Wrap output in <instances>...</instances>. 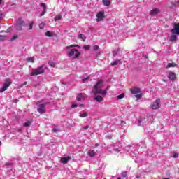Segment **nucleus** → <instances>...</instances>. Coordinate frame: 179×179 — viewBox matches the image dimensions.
<instances>
[{
	"mask_svg": "<svg viewBox=\"0 0 179 179\" xmlns=\"http://www.w3.org/2000/svg\"><path fill=\"white\" fill-rule=\"evenodd\" d=\"M101 87H103V80H99L94 86V100L98 101V103L103 101V97H105L106 94H107V90H101Z\"/></svg>",
	"mask_w": 179,
	"mask_h": 179,
	"instance_id": "1",
	"label": "nucleus"
},
{
	"mask_svg": "<svg viewBox=\"0 0 179 179\" xmlns=\"http://www.w3.org/2000/svg\"><path fill=\"white\" fill-rule=\"evenodd\" d=\"M75 47H78V45H71L66 47V55L69 57H73V59L79 58L80 52L78 49H75Z\"/></svg>",
	"mask_w": 179,
	"mask_h": 179,
	"instance_id": "2",
	"label": "nucleus"
},
{
	"mask_svg": "<svg viewBox=\"0 0 179 179\" xmlns=\"http://www.w3.org/2000/svg\"><path fill=\"white\" fill-rule=\"evenodd\" d=\"M45 69V66L44 65L40 66L37 69H32L29 75L31 76H37V75H42V73H44Z\"/></svg>",
	"mask_w": 179,
	"mask_h": 179,
	"instance_id": "3",
	"label": "nucleus"
},
{
	"mask_svg": "<svg viewBox=\"0 0 179 179\" xmlns=\"http://www.w3.org/2000/svg\"><path fill=\"white\" fill-rule=\"evenodd\" d=\"M152 118H153L152 115H150L149 117L146 115L141 116L138 120V125H140V127H143V125H146L147 124H148L149 120H152Z\"/></svg>",
	"mask_w": 179,
	"mask_h": 179,
	"instance_id": "4",
	"label": "nucleus"
},
{
	"mask_svg": "<svg viewBox=\"0 0 179 179\" xmlns=\"http://www.w3.org/2000/svg\"><path fill=\"white\" fill-rule=\"evenodd\" d=\"M108 150L113 155H121V150L117 145L112 144L107 148Z\"/></svg>",
	"mask_w": 179,
	"mask_h": 179,
	"instance_id": "5",
	"label": "nucleus"
},
{
	"mask_svg": "<svg viewBox=\"0 0 179 179\" xmlns=\"http://www.w3.org/2000/svg\"><path fill=\"white\" fill-rule=\"evenodd\" d=\"M10 85H12V80L10 78H6L3 86L0 88V93H3V92H5Z\"/></svg>",
	"mask_w": 179,
	"mask_h": 179,
	"instance_id": "6",
	"label": "nucleus"
},
{
	"mask_svg": "<svg viewBox=\"0 0 179 179\" xmlns=\"http://www.w3.org/2000/svg\"><path fill=\"white\" fill-rule=\"evenodd\" d=\"M27 26L26 24V22L22 20L21 19H18L17 21V30H19L20 31L23 30V27Z\"/></svg>",
	"mask_w": 179,
	"mask_h": 179,
	"instance_id": "7",
	"label": "nucleus"
},
{
	"mask_svg": "<svg viewBox=\"0 0 179 179\" xmlns=\"http://www.w3.org/2000/svg\"><path fill=\"white\" fill-rule=\"evenodd\" d=\"M152 110H159L160 107V99L157 98L150 105Z\"/></svg>",
	"mask_w": 179,
	"mask_h": 179,
	"instance_id": "8",
	"label": "nucleus"
},
{
	"mask_svg": "<svg viewBox=\"0 0 179 179\" xmlns=\"http://www.w3.org/2000/svg\"><path fill=\"white\" fill-rule=\"evenodd\" d=\"M37 111L39 114H44V113H45V105L40 104Z\"/></svg>",
	"mask_w": 179,
	"mask_h": 179,
	"instance_id": "9",
	"label": "nucleus"
},
{
	"mask_svg": "<svg viewBox=\"0 0 179 179\" xmlns=\"http://www.w3.org/2000/svg\"><path fill=\"white\" fill-rule=\"evenodd\" d=\"M171 33H172V34H176L177 36H179V24H175L173 29L171 30Z\"/></svg>",
	"mask_w": 179,
	"mask_h": 179,
	"instance_id": "10",
	"label": "nucleus"
},
{
	"mask_svg": "<svg viewBox=\"0 0 179 179\" xmlns=\"http://www.w3.org/2000/svg\"><path fill=\"white\" fill-rule=\"evenodd\" d=\"M41 6L42 8H43V10L39 15L40 17H41V16H44L45 15V13H47V6H45V3H41Z\"/></svg>",
	"mask_w": 179,
	"mask_h": 179,
	"instance_id": "11",
	"label": "nucleus"
},
{
	"mask_svg": "<svg viewBox=\"0 0 179 179\" xmlns=\"http://www.w3.org/2000/svg\"><path fill=\"white\" fill-rule=\"evenodd\" d=\"M130 91H131V93H132V94H138L141 93V89L137 87H134L130 89Z\"/></svg>",
	"mask_w": 179,
	"mask_h": 179,
	"instance_id": "12",
	"label": "nucleus"
},
{
	"mask_svg": "<svg viewBox=\"0 0 179 179\" xmlns=\"http://www.w3.org/2000/svg\"><path fill=\"white\" fill-rule=\"evenodd\" d=\"M159 13H160V10L159 8H154L150 11V16H155V15H159Z\"/></svg>",
	"mask_w": 179,
	"mask_h": 179,
	"instance_id": "13",
	"label": "nucleus"
},
{
	"mask_svg": "<svg viewBox=\"0 0 179 179\" xmlns=\"http://www.w3.org/2000/svg\"><path fill=\"white\" fill-rule=\"evenodd\" d=\"M71 160V157H62L61 158V162L63 163V164H68V162Z\"/></svg>",
	"mask_w": 179,
	"mask_h": 179,
	"instance_id": "14",
	"label": "nucleus"
},
{
	"mask_svg": "<svg viewBox=\"0 0 179 179\" xmlns=\"http://www.w3.org/2000/svg\"><path fill=\"white\" fill-rule=\"evenodd\" d=\"M168 78L170 80H176V73L174 72H170L168 75Z\"/></svg>",
	"mask_w": 179,
	"mask_h": 179,
	"instance_id": "15",
	"label": "nucleus"
},
{
	"mask_svg": "<svg viewBox=\"0 0 179 179\" xmlns=\"http://www.w3.org/2000/svg\"><path fill=\"white\" fill-rule=\"evenodd\" d=\"M169 41H171L172 43L177 41V36L174 34L171 35L169 38Z\"/></svg>",
	"mask_w": 179,
	"mask_h": 179,
	"instance_id": "16",
	"label": "nucleus"
},
{
	"mask_svg": "<svg viewBox=\"0 0 179 179\" xmlns=\"http://www.w3.org/2000/svg\"><path fill=\"white\" fill-rule=\"evenodd\" d=\"M87 155H88V156H90V157H94V156H96V152L93 150H88Z\"/></svg>",
	"mask_w": 179,
	"mask_h": 179,
	"instance_id": "17",
	"label": "nucleus"
},
{
	"mask_svg": "<svg viewBox=\"0 0 179 179\" xmlns=\"http://www.w3.org/2000/svg\"><path fill=\"white\" fill-rule=\"evenodd\" d=\"M96 17L98 19H99V20H101L103 19V17H104V13L103 12H99L97 15Z\"/></svg>",
	"mask_w": 179,
	"mask_h": 179,
	"instance_id": "18",
	"label": "nucleus"
},
{
	"mask_svg": "<svg viewBox=\"0 0 179 179\" xmlns=\"http://www.w3.org/2000/svg\"><path fill=\"white\" fill-rule=\"evenodd\" d=\"M103 3L105 6H110L111 1L110 0H103Z\"/></svg>",
	"mask_w": 179,
	"mask_h": 179,
	"instance_id": "19",
	"label": "nucleus"
},
{
	"mask_svg": "<svg viewBox=\"0 0 179 179\" xmlns=\"http://www.w3.org/2000/svg\"><path fill=\"white\" fill-rule=\"evenodd\" d=\"M176 66H177L176 63H169L166 68H176Z\"/></svg>",
	"mask_w": 179,
	"mask_h": 179,
	"instance_id": "20",
	"label": "nucleus"
},
{
	"mask_svg": "<svg viewBox=\"0 0 179 179\" xmlns=\"http://www.w3.org/2000/svg\"><path fill=\"white\" fill-rule=\"evenodd\" d=\"M79 117H81V118H86L87 117V113L83 112V113H79Z\"/></svg>",
	"mask_w": 179,
	"mask_h": 179,
	"instance_id": "21",
	"label": "nucleus"
},
{
	"mask_svg": "<svg viewBox=\"0 0 179 179\" xmlns=\"http://www.w3.org/2000/svg\"><path fill=\"white\" fill-rule=\"evenodd\" d=\"M78 38H79L80 40H83V41H85V40H86V36H85L84 34H80L78 36Z\"/></svg>",
	"mask_w": 179,
	"mask_h": 179,
	"instance_id": "22",
	"label": "nucleus"
},
{
	"mask_svg": "<svg viewBox=\"0 0 179 179\" xmlns=\"http://www.w3.org/2000/svg\"><path fill=\"white\" fill-rule=\"evenodd\" d=\"M120 60H116L114 62H111V65L112 66H115V65H118V64H120Z\"/></svg>",
	"mask_w": 179,
	"mask_h": 179,
	"instance_id": "23",
	"label": "nucleus"
},
{
	"mask_svg": "<svg viewBox=\"0 0 179 179\" xmlns=\"http://www.w3.org/2000/svg\"><path fill=\"white\" fill-rule=\"evenodd\" d=\"M135 97L136 98V99H138V100H141V99H142V94L140 92V93H138V94H136V95H135Z\"/></svg>",
	"mask_w": 179,
	"mask_h": 179,
	"instance_id": "24",
	"label": "nucleus"
},
{
	"mask_svg": "<svg viewBox=\"0 0 179 179\" xmlns=\"http://www.w3.org/2000/svg\"><path fill=\"white\" fill-rule=\"evenodd\" d=\"M62 18V17L61 15H56L55 17V22H58V20H61Z\"/></svg>",
	"mask_w": 179,
	"mask_h": 179,
	"instance_id": "25",
	"label": "nucleus"
},
{
	"mask_svg": "<svg viewBox=\"0 0 179 179\" xmlns=\"http://www.w3.org/2000/svg\"><path fill=\"white\" fill-rule=\"evenodd\" d=\"M124 96H125V94H120V95H118V96H117V100H121L122 99H124Z\"/></svg>",
	"mask_w": 179,
	"mask_h": 179,
	"instance_id": "26",
	"label": "nucleus"
},
{
	"mask_svg": "<svg viewBox=\"0 0 179 179\" xmlns=\"http://www.w3.org/2000/svg\"><path fill=\"white\" fill-rule=\"evenodd\" d=\"M52 131V132H59V128H58V127H53Z\"/></svg>",
	"mask_w": 179,
	"mask_h": 179,
	"instance_id": "27",
	"label": "nucleus"
},
{
	"mask_svg": "<svg viewBox=\"0 0 179 179\" xmlns=\"http://www.w3.org/2000/svg\"><path fill=\"white\" fill-rule=\"evenodd\" d=\"M45 36L47 37H52V33H51V31H48L46 33H45Z\"/></svg>",
	"mask_w": 179,
	"mask_h": 179,
	"instance_id": "28",
	"label": "nucleus"
},
{
	"mask_svg": "<svg viewBox=\"0 0 179 179\" xmlns=\"http://www.w3.org/2000/svg\"><path fill=\"white\" fill-rule=\"evenodd\" d=\"M31 124V122L30 121H27L24 124V127H30V125Z\"/></svg>",
	"mask_w": 179,
	"mask_h": 179,
	"instance_id": "29",
	"label": "nucleus"
},
{
	"mask_svg": "<svg viewBox=\"0 0 179 179\" xmlns=\"http://www.w3.org/2000/svg\"><path fill=\"white\" fill-rule=\"evenodd\" d=\"M127 176H128V173H127V171L122 172L121 177H127Z\"/></svg>",
	"mask_w": 179,
	"mask_h": 179,
	"instance_id": "30",
	"label": "nucleus"
},
{
	"mask_svg": "<svg viewBox=\"0 0 179 179\" xmlns=\"http://www.w3.org/2000/svg\"><path fill=\"white\" fill-rule=\"evenodd\" d=\"M48 65H50L51 66V68H54L55 66V63L49 62Z\"/></svg>",
	"mask_w": 179,
	"mask_h": 179,
	"instance_id": "31",
	"label": "nucleus"
},
{
	"mask_svg": "<svg viewBox=\"0 0 179 179\" xmlns=\"http://www.w3.org/2000/svg\"><path fill=\"white\" fill-rule=\"evenodd\" d=\"M106 139H113V135H111V134H107V135L106 136Z\"/></svg>",
	"mask_w": 179,
	"mask_h": 179,
	"instance_id": "32",
	"label": "nucleus"
},
{
	"mask_svg": "<svg viewBox=\"0 0 179 179\" xmlns=\"http://www.w3.org/2000/svg\"><path fill=\"white\" fill-rule=\"evenodd\" d=\"M93 50H94V51H98L99 45H94Z\"/></svg>",
	"mask_w": 179,
	"mask_h": 179,
	"instance_id": "33",
	"label": "nucleus"
},
{
	"mask_svg": "<svg viewBox=\"0 0 179 179\" xmlns=\"http://www.w3.org/2000/svg\"><path fill=\"white\" fill-rule=\"evenodd\" d=\"M173 157H174V159H177V157H178V154L177 152H173Z\"/></svg>",
	"mask_w": 179,
	"mask_h": 179,
	"instance_id": "34",
	"label": "nucleus"
},
{
	"mask_svg": "<svg viewBox=\"0 0 179 179\" xmlns=\"http://www.w3.org/2000/svg\"><path fill=\"white\" fill-rule=\"evenodd\" d=\"M28 62H34V57H31L28 59Z\"/></svg>",
	"mask_w": 179,
	"mask_h": 179,
	"instance_id": "35",
	"label": "nucleus"
},
{
	"mask_svg": "<svg viewBox=\"0 0 179 179\" xmlns=\"http://www.w3.org/2000/svg\"><path fill=\"white\" fill-rule=\"evenodd\" d=\"M89 80V77H86L85 78H83V83H85V82H87Z\"/></svg>",
	"mask_w": 179,
	"mask_h": 179,
	"instance_id": "36",
	"label": "nucleus"
},
{
	"mask_svg": "<svg viewBox=\"0 0 179 179\" xmlns=\"http://www.w3.org/2000/svg\"><path fill=\"white\" fill-rule=\"evenodd\" d=\"M77 100H78V101H80L82 100V95L81 94H79L77 96Z\"/></svg>",
	"mask_w": 179,
	"mask_h": 179,
	"instance_id": "37",
	"label": "nucleus"
},
{
	"mask_svg": "<svg viewBox=\"0 0 179 179\" xmlns=\"http://www.w3.org/2000/svg\"><path fill=\"white\" fill-rule=\"evenodd\" d=\"M39 29H44V23H41V24H39Z\"/></svg>",
	"mask_w": 179,
	"mask_h": 179,
	"instance_id": "38",
	"label": "nucleus"
},
{
	"mask_svg": "<svg viewBox=\"0 0 179 179\" xmlns=\"http://www.w3.org/2000/svg\"><path fill=\"white\" fill-rule=\"evenodd\" d=\"M33 22H31L30 24H29V30H31L33 29Z\"/></svg>",
	"mask_w": 179,
	"mask_h": 179,
	"instance_id": "39",
	"label": "nucleus"
},
{
	"mask_svg": "<svg viewBox=\"0 0 179 179\" xmlns=\"http://www.w3.org/2000/svg\"><path fill=\"white\" fill-rule=\"evenodd\" d=\"M17 35H15L11 38V41H13L14 40H16V38H17Z\"/></svg>",
	"mask_w": 179,
	"mask_h": 179,
	"instance_id": "40",
	"label": "nucleus"
},
{
	"mask_svg": "<svg viewBox=\"0 0 179 179\" xmlns=\"http://www.w3.org/2000/svg\"><path fill=\"white\" fill-rule=\"evenodd\" d=\"M83 48H84V50H90V46H89V45H84Z\"/></svg>",
	"mask_w": 179,
	"mask_h": 179,
	"instance_id": "41",
	"label": "nucleus"
},
{
	"mask_svg": "<svg viewBox=\"0 0 179 179\" xmlns=\"http://www.w3.org/2000/svg\"><path fill=\"white\" fill-rule=\"evenodd\" d=\"M3 38H5V36L0 35V41H3Z\"/></svg>",
	"mask_w": 179,
	"mask_h": 179,
	"instance_id": "42",
	"label": "nucleus"
},
{
	"mask_svg": "<svg viewBox=\"0 0 179 179\" xmlns=\"http://www.w3.org/2000/svg\"><path fill=\"white\" fill-rule=\"evenodd\" d=\"M71 107H72V108H76V107H78V105L76 103H73L71 105Z\"/></svg>",
	"mask_w": 179,
	"mask_h": 179,
	"instance_id": "43",
	"label": "nucleus"
},
{
	"mask_svg": "<svg viewBox=\"0 0 179 179\" xmlns=\"http://www.w3.org/2000/svg\"><path fill=\"white\" fill-rule=\"evenodd\" d=\"M113 57H115L117 55V50H114L113 52Z\"/></svg>",
	"mask_w": 179,
	"mask_h": 179,
	"instance_id": "44",
	"label": "nucleus"
},
{
	"mask_svg": "<svg viewBox=\"0 0 179 179\" xmlns=\"http://www.w3.org/2000/svg\"><path fill=\"white\" fill-rule=\"evenodd\" d=\"M83 129L86 131V130L89 129V126H85V127H83Z\"/></svg>",
	"mask_w": 179,
	"mask_h": 179,
	"instance_id": "45",
	"label": "nucleus"
},
{
	"mask_svg": "<svg viewBox=\"0 0 179 179\" xmlns=\"http://www.w3.org/2000/svg\"><path fill=\"white\" fill-rule=\"evenodd\" d=\"M97 146H100V144L96 143V144H95V148H97Z\"/></svg>",
	"mask_w": 179,
	"mask_h": 179,
	"instance_id": "46",
	"label": "nucleus"
},
{
	"mask_svg": "<svg viewBox=\"0 0 179 179\" xmlns=\"http://www.w3.org/2000/svg\"><path fill=\"white\" fill-rule=\"evenodd\" d=\"M136 178H141V176H136Z\"/></svg>",
	"mask_w": 179,
	"mask_h": 179,
	"instance_id": "47",
	"label": "nucleus"
},
{
	"mask_svg": "<svg viewBox=\"0 0 179 179\" xmlns=\"http://www.w3.org/2000/svg\"><path fill=\"white\" fill-rule=\"evenodd\" d=\"M2 19V14H0V20Z\"/></svg>",
	"mask_w": 179,
	"mask_h": 179,
	"instance_id": "48",
	"label": "nucleus"
},
{
	"mask_svg": "<svg viewBox=\"0 0 179 179\" xmlns=\"http://www.w3.org/2000/svg\"><path fill=\"white\" fill-rule=\"evenodd\" d=\"M6 164V166H9V165H12V164Z\"/></svg>",
	"mask_w": 179,
	"mask_h": 179,
	"instance_id": "49",
	"label": "nucleus"
},
{
	"mask_svg": "<svg viewBox=\"0 0 179 179\" xmlns=\"http://www.w3.org/2000/svg\"><path fill=\"white\" fill-rule=\"evenodd\" d=\"M0 33H5V31H1Z\"/></svg>",
	"mask_w": 179,
	"mask_h": 179,
	"instance_id": "50",
	"label": "nucleus"
},
{
	"mask_svg": "<svg viewBox=\"0 0 179 179\" xmlns=\"http://www.w3.org/2000/svg\"><path fill=\"white\" fill-rule=\"evenodd\" d=\"M2 3V0H0V5Z\"/></svg>",
	"mask_w": 179,
	"mask_h": 179,
	"instance_id": "51",
	"label": "nucleus"
},
{
	"mask_svg": "<svg viewBox=\"0 0 179 179\" xmlns=\"http://www.w3.org/2000/svg\"><path fill=\"white\" fill-rule=\"evenodd\" d=\"M99 54H100V52H99L98 53H96V55H99Z\"/></svg>",
	"mask_w": 179,
	"mask_h": 179,
	"instance_id": "52",
	"label": "nucleus"
},
{
	"mask_svg": "<svg viewBox=\"0 0 179 179\" xmlns=\"http://www.w3.org/2000/svg\"><path fill=\"white\" fill-rule=\"evenodd\" d=\"M63 83V85H66V83Z\"/></svg>",
	"mask_w": 179,
	"mask_h": 179,
	"instance_id": "53",
	"label": "nucleus"
},
{
	"mask_svg": "<svg viewBox=\"0 0 179 179\" xmlns=\"http://www.w3.org/2000/svg\"><path fill=\"white\" fill-rule=\"evenodd\" d=\"M80 107H83V105H82V104H81V105H80Z\"/></svg>",
	"mask_w": 179,
	"mask_h": 179,
	"instance_id": "54",
	"label": "nucleus"
},
{
	"mask_svg": "<svg viewBox=\"0 0 179 179\" xmlns=\"http://www.w3.org/2000/svg\"><path fill=\"white\" fill-rule=\"evenodd\" d=\"M2 145V142L0 141V146Z\"/></svg>",
	"mask_w": 179,
	"mask_h": 179,
	"instance_id": "55",
	"label": "nucleus"
},
{
	"mask_svg": "<svg viewBox=\"0 0 179 179\" xmlns=\"http://www.w3.org/2000/svg\"><path fill=\"white\" fill-rule=\"evenodd\" d=\"M117 179H121V178H120V177H119V178H117Z\"/></svg>",
	"mask_w": 179,
	"mask_h": 179,
	"instance_id": "56",
	"label": "nucleus"
},
{
	"mask_svg": "<svg viewBox=\"0 0 179 179\" xmlns=\"http://www.w3.org/2000/svg\"><path fill=\"white\" fill-rule=\"evenodd\" d=\"M176 122H178V124H179V120H178V122L176 121Z\"/></svg>",
	"mask_w": 179,
	"mask_h": 179,
	"instance_id": "57",
	"label": "nucleus"
},
{
	"mask_svg": "<svg viewBox=\"0 0 179 179\" xmlns=\"http://www.w3.org/2000/svg\"><path fill=\"white\" fill-rule=\"evenodd\" d=\"M130 149H132V147H130Z\"/></svg>",
	"mask_w": 179,
	"mask_h": 179,
	"instance_id": "58",
	"label": "nucleus"
},
{
	"mask_svg": "<svg viewBox=\"0 0 179 179\" xmlns=\"http://www.w3.org/2000/svg\"><path fill=\"white\" fill-rule=\"evenodd\" d=\"M136 163H138V161H136Z\"/></svg>",
	"mask_w": 179,
	"mask_h": 179,
	"instance_id": "59",
	"label": "nucleus"
},
{
	"mask_svg": "<svg viewBox=\"0 0 179 179\" xmlns=\"http://www.w3.org/2000/svg\"><path fill=\"white\" fill-rule=\"evenodd\" d=\"M76 1H79V0H76Z\"/></svg>",
	"mask_w": 179,
	"mask_h": 179,
	"instance_id": "60",
	"label": "nucleus"
},
{
	"mask_svg": "<svg viewBox=\"0 0 179 179\" xmlns=\"http://www.w3.org/2000/svg\"><path fill=\"white\" fill-rule=\"evenodd\" d=\"M0 29H1V26H0Z\"/></svg>",
	"mask_w": 179,
	"mask_h": 179,
	"instance_id": "61",
	"label": "nucleus"
}]
</instances>
